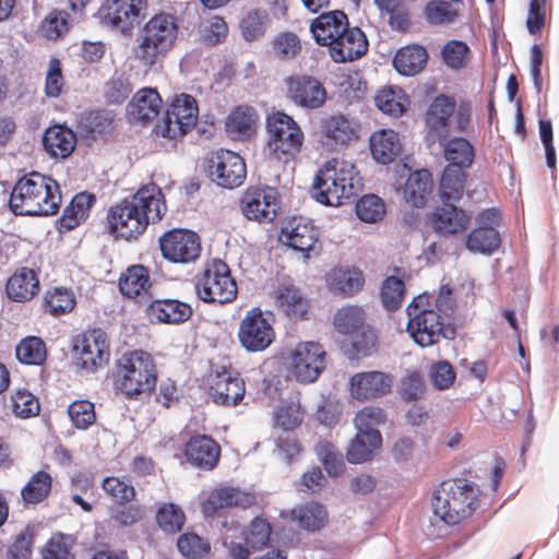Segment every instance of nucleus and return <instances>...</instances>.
I'll return each instance as SVG.
<instances>
[{
	"instance_id": "nucleus-1",
	"label": "nucleus",
	"mask_w": 559,
	"mask_h": 559,
	"mask_svg": "<svg viewBox=\"0 0 559 559\" xmlns=\"http://www.w3.org/2000/svg\"><path fill=\"white\" fill-rule=\"evenodd\" d=\"M454 300L449 286L443 285L437 296L420 294L407 307V332L421 347L431 346L440 338H451L454 330L450 319Z\"/></svg>"
},
{
	"instance_id": "nucleus-2",
	"label": "nucleus",
	"mask_w": 559,
	"mask_h": 559,
	"mask_svg": "<svg viewBox=\"0 0 559 559\" xmlns=\"http://www.w3.org/2000/svg\"><path fill=\"white\" fill-rule=\"evenodd\" d=\"M166 210L162 189L151 182L142 186L130 200H123L109 210L108 227L116 238L135 239L150 223L159 222Z\"/></svg>"
},
{
	"instance_id": "nucleus-3",
	"label": "nucleus",
	"mask_w": 559,
	"mask_h": 559,
	"mask_svg": "<svg viewBox=\"0 0 559 559\" xmlns=\"http://www.w3.org/2000/svg\"><path fill=\"white\" fill-rule=\"evenodd\" d=\"M362 189L356 166L348 160L332 158L317 173L311 197L326 206H340Z\"/></svg>"
},
{
	"instance_id": "nucleus-4",
	"label": "nucleus",
	"mask_w": 559,
	"mask_h": 559,
	"mask_svg": "<svg viewBox=\"0 0 559 559\" xmlns=\"http://www.w3.org/2000/svg\"><path fill=\"white\" fill-rule=\"evenodd\" d=\"M61 203L58 183L39 173L21 178L10 197V207L17 215L55 214Z\"/></svg>"
},
{
	"instance_id": "nucleus-5",
	"label": "nucleus",
	"mask_w": 559,
	"mask_h": 559,
	"mask_svg": "<svg viewBox=\"0 0 559 559\" xmlns=\"http://www.w3.org/2000/svg\"><path fill=\"white\" fill-rule=\"evenodd\" d=\"M476 489L465 479H449L441 483L432 497L436 516L449 525L467 519L473 510Z\"/></svg>"
},
{
	"instance_id": "nucleus-6",
	"label": "nucleus",
	"mask_w": 559,
	"mask_h": 559,
	"mask_svg": "<svg viewBox=\"0 0 559 559\" xmlns=\"http://www.w3.org/2000/svg\"><path fill=\"white\" fill-rule=\"evenodd\" d=\"M177 34L178 27L171 15L162 13L153 16L142 29L136 58L144 66L157 63L173 48Z\"/></svg>"
},
{
	"instance_id": "nucleus-7",
	"label": "nucleus",
	"mask_w": 559,
	"mask_h": 559,
	"mask_svg": "<svg viewBox=\"0 0 559 559\" xmlns=\"http://www.w3.org/2000/svg\"><path fill=\"white\" fill-rule=\"evenodd\" d=\"M117 388L133 396L150 392L156 384V370L151 355L143 350L123 354L118 361Z\"/></svg>"
},
{
	"instance_id": "nucleus-8",
	"label": "nucleus",
	"mask_w": 559,
	"mask_h": 559,
	"mask_svg": "<svg viewBox=\"0 0 559 559\" xmlns=\"http://www.w3.org/2000/svg\"><path fill=\"white\" fill-rule=\"evenodd\" d=\"M267 150L271 156L281 160L294 157L300 152L304 132L293 117L283 111L269 114L265 120Z\"/></svg>"
},
{
	"instance_id": "nucleus-9",
	"label": "nucleus",
	"mask_w": 559,
	"mask_h": 559,
	"mask_svg": "<svg viewBox=\"0 0 559 559\" xmlns=\"http://www.w3.org/2000/svg\"><path fill=\"white\" fill-rule=\"evenodd\" d=\"M195 289L199 298L205 302H230L237 296V284L230 275V270L219 259L206 265Z\"/></svg>"
},
{
	"instance_id": "nucleus-10",
	"label": "nucleus",
	"mask_w": 559,
	"mask_h": 559,
	"mask_svg": "<svg viewBox=\"0 0 559 559\" xmlns=\"http://www.w3.org/2000/svg\"><path fill=\"white\" fill-rule=\"evenodd\" d=\"M326 353L317 342H299L286 357V366L290 376L300 383L317 381L325 369Z\"/></svg>"
},
{
	"instance_id": "nucleus-11",
	"label": "nucleus",
	"mask_w": 559,
	"mask_h": 559,
	"mask_svg": "<svg viewBox=\"0 0 559 559\" xmlns=\"http://www.w3.org/2000/svg\"><path fill=\"white\" fill-rule=\"evenodd\" d=\"M366 313L359 306L348 305L338 309L333 319L335 330L343 335H357L353 347L357 355H371L377 344L374 332L365 325Z\"/></svg>"
},
{
	"instance_id": "nucleus-12",
	"label": "nucleus",
	"mask_w": 559,
	"mask_h": 559,
	"mask_svg": "<svg viewBox=\"0 0 559 559\" xmlns=\"http://www.w3.org/2000/svg\"><path fill=\"white\" fill-rule=\"evenodd\" d=\"M274 338L272 314L264 313L260 308L248 310L238 329V340L241 346L247 352H263L270 347Z\"/></svg>"
},
{
	"instance_id": "nucleus-13",
	"label": "nucleus",
	"mask_w": 559,
	"mask_h": 559,
	"mask_svg": "<svg viewBox=\"0 0 559 559\" xmlns=\"http://www.w3.org/2000/svg\"><path fill=\"white\" fill-rule=\"evenodd\" d=\"M198 114L197 102L191 95H177L157 124L156 133L170 140L181 138L195 126Z\"/></svg>"
},
{
	"instance_id": "nucleus-14",
	"label": "nucleus",
	"mask_w": 559,
	"mask_h": 559,
	"mask_svg": "<svg viewBox=\"0 0 559 559\" xmlns=\"http://www.w3.org/2000/svg\"><path fill=\"white\" fill-rule=\"evenodd\" d=\"M147 0H106L100 9L104 22L128 34L146 16Z\"/></svg>"
},
{
	"instance_id": "nucleus-15",
	"label": "nucleus",
	"mask_w": 559,
	"mask_h": 559,
	"mask_svg": "<svg viewBox=\"0 0 559 559\" xmlns=\"http://www.w3.org/2000/svg\"><path fill=\"white\" fill-rule=\"evenodd\" d=\"M393 376L380 370L356 372L348 379V394L359 403L379 400L393 388Z\"/></svg>"
},
{
	"instance_id": "nucleus-16",
	"label": "nucleus",
	"mask_w": 559,
	"mask_h": 559,
	"mask_svg": "<svg viewBox=\"0 0 559 559\" xmlns=\"http://www.w3.org/2000/svg\"><path fill=\"white\" fill-rule=\"evenodd\" d=\"M240 210L249 221L270 223L278 210V193L269 186L248 188L240 199Z\"/></svg>"
},
{
	"instance_id": "nucleus-17",
	"label": "nucleus",
	"mask_w": 559,
	"mask_h": 559,
	"mask_svg": "<svg viewBox=\"0 0 559 559\" xmlns=\"http://www.w3.org/2000/svg\"><path fill=\"white\" fill-rule=\"evenodd\" d=\"M163 257L174 263H190L201 253L199 236L188 229H173L159 239Z\"/></svg>"
},
{
	"instance_id": "nucleus-18",
	"label": "nucleus",
	"mask_w": 559,
	"mask_h": 559,
	"mask_svg": "<svg viewBox=\"0 0 559 559\" xmlns=\"http://www.w3.org/2000/svg\"><path fill=\"white\" fill-rule=\"evenodd\" d=\"M74 364L78 368L93 372L105 366L109 359V346L104 333L94 330L84 334L73 345Z\"/></svg>"
},
{
	"instance_id": "nucleus-19",
	"label": "nucleus",
	"mask_w": 559,
	"mask_h": 559,
	"mask_svg": "<svg viewBox=\"0 0 559 559\" xmlns=\"http://www.w3.org/2000/svg\"><path fill=\"white\" fill-rule=\"evenodd\" d=\"M210 177L223 188H236L246 178V164L237 153L218 151L210 159Z\"/></svg>"
},
{
	"instance_id": "nucleus-20",
	"label": "nucleus",
	"mask_w": 559,
	"mask_h": 559,
	"mask_svg": "<svg viewBox=\"0 0 559 559\" xmlns=\"http://www.w3.org/2000/svg\"><path fill=\"white\" fill-rule=\"evenodd\" d=\"M245 392L243 380L230 372L211 376L210 396L215 404L236 406L243 399Z\"/></svg>"
},
{
	"instance_id": "nucleus-21",
	"label": "nucleus",
	"mask_w": 559,
	"mask_h": 559,
	"mask_svg": "<svg viewBox=\"0 0 559 559\" xmlns=\"http://www.w3.org/2000/svg\"><path fill=\"white\" fill-rule=\"evenodd\" d=\"M455 109V103L444 96H438L433 99L426 114V123L428 127V136L433 141H443L448 138L449 120Z\"/></svg>"
},
{
	"instance_id": "nucleus-22",
	"label": "nucleus",
	"mask_w": 559,
	"mask_h": 559,
	"mask_svg": "<svg viewBox=\"0 0 559 559\" xmlns=\"http://www.w3.org/2000/svg\"><path fill=\"white\" fill-rule=\"evenodd\" d=\"M348 20L342 11L322 13L313 20L310 31L319 45L328 46L329 49L340 38L342 32L346 31Z\"/></svg>"
},
{
	"instance_id": "nucleus-23",
	"label": "nucleus",
	"mask_w": 559,
	"mask_h": 559,
	"mask_svg": "<svg viewBox=\"0 0 559 559\" xmlns=\"http://www.w3.org/2000/svg\"><path fill=\"white\" fill-rule=\"evenodd\" d=\"M367 48L368 41L361 29L346 26V31L342 32L329 50L335 62H346L359 58Z\"/></svg>"
},
{
	"instance_id": "nucleus-24",
	"label": "nucleus",
	"mask_w": 559,
	"mask_h": 559,
	"mask_svg": "<svg viewBox=\"0 0 559 559\" xmlns=\"http://www.w3.org/2000/svg\"><path fill=\"white\" fill-rule=\"evenodd\" d=\"M253 502L254 497L249 492L233 487H222L210 492L207 499L202 503V510L205 515H212L223 508H248Z\"/></svg>"
},
{
	"instance_id": "nucleus-25",
	"label": "nucleus",
	"mask_w": 559,
	"mask_h": 559,
	"mask_svg": "<svg viewBox=\"0 0 559 559\" xmlns=\"http://www.w3.org/2000/svg\"><path fill=\"white\" fill-rule=\"evenodd\" d=\"M288 91L297 105L307 108H319L326 98L324 87L319 81L309 76L290 80Z\"/></svg>"
},
{
	"instance_id": "nucleus-26",
	"label": "nucleus",
	"mask_w": 559,
	"mask_h": 559,
	"mask_svg": "<svg viewBox=\"0 0 559 559\" xmlns=\"http://www.w3.org/2000/svg\"><path fill=\"white\" fill-rule=\"evenodd\" d=\"M185 453L192 465L203 469H212L218 462L221 449L212 438L197 436L187 443Z\"/></svg>"
},
{
	"instance_id": "nucleus-27",
	"label": "nucleus",
	"mask_w": 559,
	"mask_h": 559,
	"mask_svg": "<svg viewBox=\"0 0 559 559\" xmlns=\"http://www.w3.org/2000/svg\"><path fill=\"white\" fill-rule=\"evenodd\" d=\"M281 240L296 251L308 252L317 242L318 233L311 223L294 219L283 227Z\"/></svg>"
},
{
	"instance_id": "nucleus-28",
	"label": "nucleus",
	"mask_w": 559,
	"mask_h": 559,
	"mask_svg": "<svg viewBox=\"0 0 559 559\" xmlns=\"http://www.w3.org/2000/svg\"><path fill=\"white\" fill-rule=\"evenodd\" d=\"M369 144L373 159L383 165L392 163L402 150L400 135L391 129L374 131L370 135Z\"/></svg>"
},
{
	"instance_id": "nucleus-29",
	"label": "nucleus",
	"mask_w": 559,
	"mask_h": 559,
	"mask_svg": "<svg viewBox=\"0 0 559 559\" xmlns=\"http://www.w3.org/2000/svg\"><path fill=\"white\" fill-rule=\"evenodd\" d=\"M162 108V98L156 90L144 87L136 92L128 105L131 120L146 122L155 119Z\"/></svg>"
},
{
	"instance_id": "nucleus-30",
	"label": "nucleus",
	"mask_w": 559,
	"mask_h": 559,
	"mask_svg": "<svg viewBox=\"0 0 559 559\" xmlns=\"http://www.w3.org/2000/svg\"><path fill=\"white\" fill-rule=\"evenodd\" d=\"M272 297L276 307L289 318L302 319L308 312V300L292 284L278 285L274 289Z\"/></svg>"
},
{
	"instance_id": "nucleus-31",
	"label": "nucleus",
	"mask_w": 559,
	"mask_h": 559,
	"mask_svg": "<svg viewBox=\"0 0 559 559\" xmlns=\"http://www.w3.org/2000/svg\"><path fill=\"white\" fill-rule=\"evenodd\" d=\"M258 120L254 108L238 106L226 118V132L235 140L250 138L255 132Z\"/></svg>"
},
{
	"instance_id": "nucleus-32",
	"label": "nucleus",
	"mask_w": 559,
	"mask_h": 559,
	"mask_svg": "<svg viewBox=\"0 0 559 559\" xmlns=\"http://www.w3.org/2000/svg\"><path fill=\"white\" fill-rule=\"evenodd\" d=\"M44 147L55 158H66L71 155L76 145L75 133L63 126H53L45 132Z\"/></svg>"
},
{
	"instance_id": "nucleus-33",
	"label": "nucleus",
	"mask_w": 559,
	"mask_h": 559,
	"mask_svg": "<svg viewBox=\"0 0 559 559\" xmlns=\"http://www.w3.org/2000/svg\"><path fill=\"white\" fill-rule=\"evenodd\" d=\"M39 290L36 273L26 267L17 270L7 283L8 297L17 302L31 300Z\"/></svg>"
},
{
	"instance_id": "nucleus-34",
	"label": "nucleus",
	"mask_w": 559,
	"mask_h": 559,
	"mask_svg": "<svg viewBox=\"0 0 559 559\" xmlns=\"http://www.w3.org/2000/svg\"><path fill=\"white\" fill-rule=\"evenodd\" d=\"M362 273L356 267L338 266L332 269L326 275L329 288L341 295L349 296L364 286Z\"/></svg>"
},
{
	"instance_id": "nucleus-35",
	"label": "nucleus",
	"mask_w": 559,
	"mask_h": 559,
	"mask_svg": "<svg viewBox=\"0 0 559 559\" xmlns=\"http://www.w3.org/2000/svg\"><path fill=\"white\" fill-rule=\"evenodd\" d=\"M289 516L300 528L309 532L320 531L329 521L326 508L317 501L297 506L289 512Z\"/></svg>"
},
{
	"instance_id": "nucleus-36",
	"label": "nucleus",
	"mask_w": 559,
	"mask_h": 559,
	"mask_svg": "<svg viewBox=\"0 0 559 559\" xmlns=\"http://www.w3.org/2000/svg\"><path fill=\"white\" fill-rule=\"evenodd\" d=\"M148 313L152 320L158 322L178 324L187 321L192 314V308L185 302L166 299L155 300L150 305Z\"/></svg>"
},
{
	"instance_id": "nucleus-37",
	"label": "nucleus",
	"mask_w": 559,
	"mask_h": 559,
	"mask_svg": "<svg viewBox=\"0 0 559 559\" xmlns=\"http://www.w3.org/2000/svg\"><path fill=\"white\" fill-rule=\"evenodd\" d=\"M322 135L326 145L344 146L356 139V129L346 117L332 116L323 122Z\"/></svg>"
},
{
	"instance_id": "nucleus-38",
	"label": "nucleus",
	"mask_w": 559,
	"mask_h": 559,
	"mask_svg": "<svg viewBox=\"0 0 559 559\" xmlns=\"http://www.w3.org/2000/svg\"><path fill=\"white\" fill-rule=\"evenodd\" d=\"M469 217L453 204L444 203L432 215L433 228L443 235L457 234L465 229Z\"/></svg>"
},
{
	"instance_id": "nucleus-39",
	"label": "nucleus",
	"mask_w": 559,
	"mask_h": 559,
	"mask_svg": "<svg viewBox=\"0 0 559 559\" xmlns=\"http://www.w3.org/2000/svg\"><path fill=\"white\" fill-rule=\"evenodd\" d=\"M432 189V178L428 170L421 169L412 173L404 186L403 195L406 203L421 207Z\"/></svg>"
},
{
	"instance_id": "nucleus-40",
	"label": "nucleus",
	"mask_w": 559,
	"mask_h": 559,
	"mask_svg": "<svg viewBox=\"0 0 559 559\" xmlns=\"http://www.w3.org/2000/svg\"><path fill=\"white\" fill-rule=\"evenodd\" d=\"M382 445L380 431H358L347 450V460L350 463L359 464L369 461L373 453Z\"/></svg>"
},
{
	"instance_id": "nucleus-41",
	"label": "nucleus",
	"mask_w": 559,
	"mask_h": 559,
	"mask_svg": "<svg viewBox=\"0 0 559 559\" xmlns=\"http://www.w3.org/2000/svg\"><path fill=\"white\" fill-rule=\"evenodd\" d=\"M427 52L421 46H406L395 53L393 66L399 73L412 76L423 70L427 62Z\"/></svg>"
},
{
	"instance_id": "nucleus-42",
	"label": "nucleus",
	"mask_w": 559,
	"mask_h": 559,
	"mask_svg": "<svg viewBox=\"0 0 559 559\" xmlns=\"http://www.w3.org/2000/svg\"><path fill=\"white\" fill-rule=\"evenodd\" d=\"M95 199L92 194L82 192L76 194L64 209L59 219L60 229L71 230L88 217Z\"/></svg>"
},
{
	"instance_id": "nucleus-43",
	"label": "nucleus",
	"mask_w": 559,
	"mask_h": 559,
	"mask_svg": "<svg viewBox=\"0 0 559 559\" xmlns=\"http://www.w3.org/2000/svg\"><path fill=\"white\" fill-rule=\"evenodd\" d=\"M151 286L148 271L143 265L127 269L119 281L120 292L130 298L141 296Z\"/></svg>"
},
{
	"instance_id": "nucleus-44",
	"label": "nucleus",
	"mask_w": 559,
	"mask_h": 559,
	"mask_svg": "<svg viewBox=\"0 0 559 559\" xmlns=\"http://www.w3.org/2000/svg\"><path fill=\"white\" fill-rule=\"evenodd\" d=\"M227 533L233 534L237 542L243 539L247 545L246 548L254 550L267 544L271 535V526L265 520L254 519L246 532L240 531L239 527H230L225 534Z\"/></svg>"
},
{
	"instance_id": "nucleus-45",
	"label": "nucleus",
	"mask_w": 559,
	"mask_h": 559,
	"mask_svg": "<svg viewBox=\"0 0 559 559\" xmlns=\"http://www.w3.org/2000/svg\"><path fill=\"white\" fill-rule=\"evenodd\" d=\"M444 158L459 169L467 168L473 164L475 152L473 145L464 138H453L443 145Z\"/></svg>"
},
{
	"instance_id": "nucleus-46",
	"label": "nucleus",
	"mask_w": 559,
	"mask_h": 559,
	"mask_svg": "<svg viewBox=\"0 0 559 559\" xmlns=\"http://www.w3.org/2000/svg\"><path fill=\"white\" fill-rule=\"evenodd\" d=\"M465 174L454 166H447L440 180V198L444 203L457 202L464 192Z\"/></svg>"
},
{
	"instance_id": "nucleus-47",
	"label": "nucleus",
	"mask_w": 559,
	"mask_h": 559,
	"mask_svg": "<svg viewBox=\"0 0 559 559\" xmlns=\"http://www.w3.org/2000/svg\"><path fill=\"white\" fill-rule=\"evenodd\" d=\"M500 245L499 233L493 228H475L466 240V247L471 252L491 254Z\"/></svg>"
},
{
	"instance_id": "nucleus-48",
	"label": "nucleus",
	"mask_w": 559,
	"mask_h": 559,
	"mask_svg": "<svg viewBox=\"0 0 559 559\" xmlns=\"http://www.w3.org/2000/svg\"><path fill=\"white\" fill-rule=\"evenodd\" d=\"M459 14L456 4L445 0H431L425 8L426 20L432 25L452 24L457 20Z\"/></svg>"
},
{
	"instance_id": "nucleus-49",
	"label": "nucleus",
	"mask_w": 559,
	"mask_h": 559,
	"mask_svg": "<svg viewBox=\"0 0 559 559\" xmlns=\"http://www.w3.org/2000/svg\"><path fill=\"white\" fill-rule=\"evenodd\" d=\"M376 106L385 115L400 117L406 106V98L401 88L380 90L374 96Z\"/></svg>"
},
{
	"instance_id": "nucleus-50",
	"label": "nucleus",
	"mask_w": 559,
	"mask_h": 559,
	"mask_svg": "<svg viewBox=\"0 0 559 559\" xmlns=\"http://www.w3.org/2000/svg\"><path fill=\"white\" fill-rule=\"evenodd\" d=\"M52 478L50 474L39 471L34 474L22 489V497L26 503H39L51 490Z\"/></svg>"
},
{
	"instance_id": "nucleus-51",
	"label": "nucleus",
	"mask_w": 559,
	"mask_h": 559,
	"mask_svg": "<svg viewBox=\"0 0 559 559\" xmlns=\"http://www.w3.org/2000/svg\"><path fill=\"white\" fill-rule=\"evenodd\" d=\"M17 359L25 365H41L47 356L45 343L36 336H28L16 346Z\"/></svg>"
},
{
	"instance_id": "nucleus-52",
	"label": "nucleus",
	"mask_w": 559,
	"mask_h": 559,
	"mask_svg": "<svg viewBox=\"0 0 559 559\" xmlns=\"http://www.w3.org/2000/svg\"><path fill=\"white\" fill-rule=\"evenodd\" d=\"M74 538L71 535L56 533L41 549L43 559H74L72 548Z\"/></svg>"
},
{
	"instance_id": "nucleus-53",
	"label": "nucleus",
	"mask_w": 559,
	"mask_h": 559,
	"mask_svg": "<svg viewBox=\"0 0 559 559\" xmlns=\"http://www.w3.org/2000/svg\"><path fill=\"white\" fill-rule=\"evenodd\" d=\"M304 419V409L298 400L283 402L274 411V420L284 430L297 428Z\"/></svg>"
},
{
	"instance_id": "nucleus-54",
	"label": "nucleus",
	"mask_w": 559,
	"mask_h": 559,
	"mask_svg": "<svg viewBox=\"0 0 559 559\" xmlns=\"http://www.w3.org/2000/svg\"><path fill=\"white\" fill-rule=\"evenodd\" d=\"M356 214L365 223H378L385 215L384 202L376 194H366L356 203Z\"/></svg>"
},
{
	"instance_id": "nucleus-55",
	"label": "nucleus",
	"mask_w": 559,
	"mask_h": 559,
	"mask_svg": "<svg viewBox=\"0 0 559 559\" xmlns=\"http://www.w3.org/2000/svg\"><path fill=\"white\" fill-rule=\"evenodd\" d=\"M386 423L385 412L374 405H367L359 409L354 418L356 430L370 432L379 431V427Z\"/></svg>"
},
{
	"instance_id": "nucleus-56",
	"label": "nucleus",
	"mask_w": 559,
	"mask_h": 559,
	"mask_svg": "<svg viewBox=\"0 0 559 559\" xmlns=\"http://www.w3.org/2000/svg\"><path fill=\"white\" fill-rule=\"evenodd\" d=\"M73 293L67 288H55L45 295V306L52 316H61L74 308Z\"/></svg>"
},
{
	"instance_id": "nucleus-57",
	"label": "nucleus",
	"mask_w": 559,
	"mask_h": 559,
	"mask_svg": "<svg viewBox=\"0 0 559 559\" xmlns=\"http://www.w3.org/2000/svg\"><path fill=\"white\" fill-rule=\"evenodd\" d=\"M444 63L454 70L464 68L467 64L471 51L466 43L462 40H449L442 48Z\"/></svg>"
},
{
	"instance_id": "nucleus-58",
	"label": "nucleus",
	"mask_w": 559,
	"mask_h": 559,
	"mask_svg": "<svg viewBox=\"0 0 559 559\" xmlns=\"http://www.w3.org/2000/svg\"><path fill=\"white\" fill-rule=\"evenodd\" d=\"M156 520L162 530L175 533L182 528L185 514L178 506L164 503L157 511Z\"/></svg>"
},
{
	"instance_id": "nucleus-59",
	"label": "nucleus",
	"mask_w": 559,
	"mask_h": 559,
	"mask_svg": "<svg viewBox=\"0 0 559 559\" xmlns=\"http://www.w3.org/2000/svg\"><path fill=\"white\" fill-rule=\"evenodd\" d=\"M267 14L258 10L250 11L241 20L240 29L248 41L257 40L264 35Z\"/></svg>"
},
{
	"instance_id": "nucleus-60",
	"label": "nucleus",
	"mask_w": 559,
	"mask_h": 559,
	"mask_svg": "<svg viewBox=\"0 0 559 559\" xmlns=\"http://www.w3.org/2000/svg\"><path fill=\"white\" fill-rule=\"evenodd\" d=\"M102 487L104 491L116 503H126L131 501L135 496L134 487L123 479L118 477H106Z\"/></svg>"
},
{
	"instance_id": "nucleus-61",
	"label": "nucleus",
	"mask_w": 559,
	"mask_h": 559,
	"mask_svg": "<svg viewBox=\"0 0 559 559\" xmlns=\"http://www.w3.org/2000/svg\"><path fill=\"white\" fill-rule=\"evenodd\" d=\"M11 400L13 412L19 417L28 418L39 413L40 407L37 397L25 389L16 390Z\"/></svg>"
},
{
	"instance_id": "nucleus-62",
	"label": "nucleus",
	"mask_w": 559,
	"mask_h": 559,
	"mask_svg": "<svg viewBox=\"0 0 559 559\" xmlns=\"http://www.w3.org/2000/svg\"><path fill=\"white\" fill-rule=\"evenodd\" d=\"M68 414L78 429H86L96 420L94 404L85 400L70 404Z\"/></svg>"
},
{
	"instance_id": "nucleus-63",
	"label": "nucleus",
	"mask_w": 559,
	"mask_h": 559,
	"mask_svg": "<svg viewBox=\"0 0 559 559\" xmlns=\"http://www.w3.org/2000/svg\"><path fill=\"white\" fill-rule=\"evenodd\" d=\"M68 31L67 13L51 11L41 22L39 33L47 39H58Z\"/></svg>"
},
{
	"instance_id": "nucleus-64",
	"label": "nucleus",
	"mask_w": 559,
	"mask_h": 559,
	"mask_svg": "<svg viewBox=\"0 0 559 559\" xmlns=\"http://www.w3.org/2000/svg\"><path fill=\"white\" fill-rule=\"evenodd\" d=\"M404 283L395 276L388 277L382 285L381 298L383 306L393 310L400 307L404 297Z\"/></svg>"
}]
</instances>
